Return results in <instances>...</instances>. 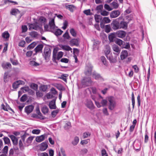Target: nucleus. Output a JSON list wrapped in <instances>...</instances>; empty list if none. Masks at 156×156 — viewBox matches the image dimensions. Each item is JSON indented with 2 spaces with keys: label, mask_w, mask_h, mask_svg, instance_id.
Masks as SVG:
<instances>
[{
  "label": "nucleus",
  "mask_w": 156,
  "mask_h": 156,
  "mask_svg": "<svg viewBox=\"0 0 156 156\" xmlns=\"http://www.w3.org/2000/svg\"><path fill=\"white\" fill-rule=\"evenodd\" d=\"M58 48L57 47L55 48L53 51L52 60L55 63H57L56 60H59L63 56V53L61 51H59L57 54Z\"/></svg>",
  "instance_id": "obj_1"
},
{
  "label": "nucleus",
  "mask_w": 156,
  "mask_h": 156,
  "mask_svg": "<svg viewBox=\"0 0 156 156\" xmlns=\"http://www.w3.org/2000/svg\"><path fill=\"white\" fill-rule=\"evenodd\" d=\"M51 50L48 47H45L44 49L43 56L45 59L47 61H48L51 54Z\"/></svg>",
  "instance_id": "obj_2"
},
{
  "label": "nucleus",
  "mask_w": 156,
  "mask_h": 156,
  "mask_svg": "<svg viewBox=\"0 0 156 156\" xmlns=\"http://www.w3.org/2000/svg\"><path fill=\"white\" fill-rule=\"evenodd\" d=\"M108 108L111 110H113L116 106V102L113 97H110L108 98Z\"/></svg>",
  "instance_id": "obj_3"
},
{
  "label": "nucleus",
  "mask_w": 156,
  "mask_h": 156,
  "mask_svg": "<svg viewBox=\"0 0 156 156\" xmlns=\"http://www.w3.org/2000/svg\"><path fill=\"white\" fill-rule=\"evenodd\" d=\"M93 69V66L90 63H87L85 67L84 71L85 74L88 76L91 75Z\"/></svg>",
  "instance_id": "obj_4"
},
{
  "label": "nucleus",
  "mask_w": 156,
  "mask_h": 156,
  "mask_svg": "<svg viewBox=\"0 0 156 156\" xmlns=\"http://www.w3.org/2000/svg\"><path fill=\"white\" fill-rule=\"evenodd\" d=\"M55 16H54L53 17L50 18L49 20V25L52 32H54V31L57 28L55 23Z\"/></svg>",
  "instance_id": "obj_5"
},
{
  "label": "nucleus",
  "mask_w": 156,
  "mask_h": 156,
  "mask_svg": "<svg viewBox=\"0 0 156 156\" xmlns=\"http://www.w3.org/2000/svg\"><path fill=\"white\" fill-rule=\"evenodd\" d=\"M92 82V80L90 77H85L81 81L82 86L85 87L89 86Z\"/></svg>",
  "instance_id": "obj_6"
},
{
  "label": "nucleus",
  "mask_w": 156,
  "mask_h": 156,
  "mask_svg": "<svg viewBox=\"0 0 156 156\" xmlns=\"http://www.w3.org/2000/svg\"><path fill=\"white\" fill-rule=\"evenodd\" d=\"M111 20L108 17H105L101 20L100 25L101 28H104L105 27V24L110 23Z\"/></svg>",
  "instance_id": "obj_7"
},
{
  "label": "nucleus",
  "mask_w": 156,
  "mask_h": 156,
  "mask_svg": "<svg viewBox=\"0 0 156 156\" xmlns=\"http://www.w3.org/2000/svg\"><path fill=\"white\" fill-rule=\"evenodd\" d=\"M25 82L22 80H19L14 82L12 84V87L14 89L18 88L20 85H23Z\"/></svg>",
  "instance_id": "obj_8"
},
{
  "label": "nucleus",
  "mask_w": 156,
  "mask_h": 156,
  "mask_svg": "<svg viewBox=\"0 0 156 156\" xmlns=\"http://www.w3.org/2000/svg\"><path fill=\"white\" fill-rule=\"evenodd\" d=\"M112 49L114 51L113 52L114 54L117 55L119 54L121 51V49L118 45L115 44L113 45L112 47Z\"/></svg>",
  "instance_id": "obj_9"
},
{
  "label": "nucleus",
  "mask_w": 156,
  "mask_h": 156,
  "mask_svg": "<svg viewBox=\"0 0 156 156\" xmlns=\"http://www.w3.org/2000/svg\"><path fill=\"white\" fill-rule=\"evenodd\" d=\"M87 107L91 110L94 109L95 107L92 102L90 100H87L86 102Z\"/></svg>",
  "instance_id": "obj_10"
},
{
  "label": "nucleus",
  "mask_w": 156,
  "mask_h": 156,
  "mask_svg": "<svg viewBox=\"0 0 156 156\" xmlns=\"http://www.w3.org/2000/svg\"><path fill=\"white\" fill-rule=\"evenodd\" d=\"M120 14V12L118 10H114L111 12L110 14V17L112 18H115L117 17Z\"/></svg>",
  "instance_id": "obj_11"
},
{
  "label": "nucleus",
  "mask_w": 156,
  "mask_h": 156,
  "mask_svg": "<svg viewBox=\"0 0 156 156\" xmlns=\"http://www.w3.org/2000/svg\"><path fill=\"white\" fill-rule=\"evenodd\" d=\"M8 136L11 138L13 144L15 145L17 144L18 143V140L16 136L10 134H9Z\"/></svg>",
  "instance_id": "obj_12"
},
{
  "label": "nucleus",
  "mask_w": 156,
  "mask_h": 156,
  "mask_svg": "<svg viewBox=\"0 0 156 156\" xmlns=\"http://www.w3.org/2000/svg\"><path fill=\"white\" fill-rule=\"evenodd\" d=\"M112 28L114 30H117L119 29V23L118 21L115 20L113 21L112 24Z\"/></svg>",
  "instance_id": "obj_13"
},
{
  "label": "nucleus",
  "mask_w": 156,
  "mask_h": 156,
  "mask_svg": "<svg viewBox=\"0 0 156 156\" xmlns=\"http://www.w3.org/2000/svg\"><path fill=\"white\" fill-rule=\"evenodd\" d=\"M34 108V106L32 105H30L25 107V112L27 114L31 113Z\"/></svg>",
  "instance_id": "obj_14"
},
{
  "label": "nucleus",
  "mask_w": 156,
  "mask_h": 156,
  "mask_svg": "<svg viewBox=\"0 0 156 156\" xmlns=\"http://www.w3.org/2000/svg\"><path fill=\"white\" fill-rule=\"evenodd\" d=\"M69 43L71 46L74 45L77 46L79 45V40L77 39H73L69 41Z\"/></svg>",
  "instance_id": "obj_15"
},
{
  "label": "nucleus",
  "mask_w": 156,
  "mask_h": 156,
  "mask_svg": "<svg viewBox=\"0 0 156 156\" xmlns=\"http://www.w3.org/2000/svg\"><path fill=\"white\" fill-rule=\"evenodd\" d=\"M126 34V32L122 30H119L116 32V36L122 38L125 37Z\"/></svg>",
  "instance_id": "obj_16"
},
{
  "label": "nucleus",
  "mask_w": 156,
  "mask_h": 156,
  "mask_svg": "<svg viewBox=\"0 0 156 156\" xmlns=\"http://www.w3.org/2000/svg\"><path fill=\"white\" fill-rule=\"evenodd\" d=\"M128 55V53L126 50L122 51L121 52L120 58L121 60H123L126 58Z\"/></svg>",
  "instance_id": "obj_17"
},
{
  "label": "nucleus",
  "mask_w": 156,
  "mask_h": 156,
  "mask_svg": "<svg viewBox=\"0 0 156 156\" xmlns=\"http://www.w3.org/2000/svg\"><path fill=\"white\" fill-rule=\"evenodd\" d=\"M46 136V134H44L40 136H37L36 138V140L37 142H41L44 139Z\"/></svg>",
  "instance_id": "obj_18"
},
{
  "label": "nucleus",
  "mask_w": 156,
  "mask_h": 156,
  "mask_svg": "<svg viewBox=\"0 0 156 156\" xmlns=\"http://www.w3.org/2000/svg\"><path fill=\"white\" fill-rule=\"evenodd\" d=\"M43 45L42 44L38 45L34 49L36 53H37L40 51H42Z\"/></svg>",
  "instance_id": "obj_19"
},
{
  "label": "nucleus",
  "mask_w": 156,
  "mask_h": 156,
  "mask_svg": "<svg viewBox=\"0 0 156 156\" xmlns=\"http://www.w3.org/2000/svg\"><path fill=\"white\" fill-rule=\"evenodd\" d=\"M92 77L96 80H98L101 78L100 75L95 71H94L92 73Z\"/></svg>",
  "instance_id": "obj_20"
},
{
  "label": "nucleus",
  "mask_w": 156,
  "mask_h": 156,
  "mask_svg": "<svg viewBox=\"0 0 156 156\" xmlns=\"http://www.w3.org/2000/svg\"><path fill=\"white\" fill-rule=\"evenodd\" d=\"M105 56L106 57L107 56H108L109 55H111L109 54L110 52V48L108 45H107L105 46Z\"/></svg>",
  "instance_id": "obj_21"
},
{
  "label": "nucleus",
  "mask_w": 156,
  "mask_h": 156,
  "mask_svg": "<svg viewBox=\"0 0 156 156\" xmlns=\"http://www.w3.org/2000/svg\"><path fill=\"white\" fill-rule=\"evenodd\" d=\"M49 107L51 109H55L56 108L55 101L53 100L51 101L49 104Z\"/></svg>",
  "instance_id": "obj_22"
},
{
  "label": "nucleus",
  "mask_w": 156,
  "mask_h": 156,
  "mask_svg": "<svg viewBox=\"0 0 156 156\" xmlns=\"http://www.w3.org/2000/svg\"><path fill=\"white\" fill-rule=\"evenodd\" d=\"M127 26V24L126 22L124 21H122L119 23L120 29L126 28Z\"/></svg>",
  "instance_id": "obj_23"
},
{
  "label": "nucleus",
  "mask_w": 156,
  "mask_h": 156,
  "mask_svg": "<svg viewBox=\"0 0 156 156\" xmlns=\"http://www.w3.org/2000/svg\"><path fill=\"white\" fill-rule=\"evenodd\" d=\"M9 34L7 31H5L2 34V37L4 39H5L7 40H9Z\"/></svg>",
  "instance_id": "obj_24"
},
{
  "label": "nucleus",
  "mask_w": 156,
  "mask_h": 156,
  "mask_svg": "<svg viewBox=\"0 0 156 156\" xmlns=\"http://www.w3.org/2000/svg\"><path fill=\"white\" fill-rule=\"evenodd\" d=\"M60 47L63 50L66 51H72V48L69 46L66 45H61Z\"/></svg>",
  "instance_id": "obj_25"
},
{
  "label": "nucleus",
  "mask_w": 156,
  "mask_h": 156,
  "mask_svg": "<svg viewBox=\"0 0 156 156\" xmlns=\"http://www.w3.org/2000/svg\"><path fill=\"white\" fill-rule=\"evenodd\" d=\"M63 31L60 29H55V30L54 31V34L56 36H58L61 35Z\"/></svg>",
  "instance_id": "obj_26"
},
{
  "label": "nucleus",
  "mask_w": 156,
  "mask_h": 156,
  "mask_svg": "<svg viewBox=\"0 0 156 156\" xmlns=\"http://www.w3.org/2000/svg\"><path fill=\"white\" fill-rule=\"evenodd\" d=\"M34 137L32 136H29L26 140L25 144L26 146H28L31 143L33 140Z\"/></svg>",
  "instance_id": "obj_27"
},
{
  "label": "nucleus",
  "mask_w": 156,
  "mask_h": 156,
  "mask_svg": "<svg viewBox=\"0 0 156 156\" xmlns=\"http://www.w3.org/2000/svg\"><path fill=\"white\" fill-rule=\"evenodd\" d=\"M5 2H4L3 4H6L8 3L9 5H16L18 4V3L16 2H14L13 1H5Z\"/></svg>",
  "instance_id": "obj_28"
},
{
  "label": "nucleus",
  "mask_w": 156,
  "mask_h": 156,
  "mask_svg": "<svg viewBox=\"0 0 156 156\" xmlns=\"http://www.w3.org/2000/svg\"><path fill=\"white\" fill-rule=\"evenodd\" d=\"M94 18L96 22L98 23L100 21H101L102 20V17L100 15H95L94 16Z\"/></svg>",
  "instance_id": "obj_29"
},
{
  "label": "nucleus",
  "mask_w": 156,
  "mask_h": 156,
  "mask_svg": "<svg viewBox=\"0 0 156 156\" xmlns=\"http://www.w3.org/2000/svg\"><path fill=\"white\" fill-rule=\"evenodd\" d=\"M2 66L3 69H8L9 68H10L11 67V65L9 63H3L2 64Z\"/></svg>",
  "instance_id": "obj_30"
},
{
  "label": "nucleus",
  "mask_w": 156,
  "mask_h": 156,
  "mask_svg": "<svg viewBox=\"0 0 156 156\" xmlns=\"http://www.w3.org/2000/svg\"><path fill=\"white\" fill-rule=\"evenodd\" d=\"M48 147V145L46 142H43L41 144V149L42 151L46 150Z\"/></svg>",
  "instance_id": "obj_31"
},
{
  "label": "nucleus",
  "mask_w": 156,
  "mask_h": 156,
  "mask_svg": "<svg viewBox=\"0 0 156 156\" xmlns=\"http://www.w3.org/2000/svg\"><path fill=\"white\" fill-rule=\"evenodd\" d=\"M66 9H69L71 12H73L74 9L75 8V7L73 5H66Z\"/></svg>",
  "instance_id": "obj_32"
},
{
  "label": "nucleus",
  "mask_w": 156,
  "mask_h": 156,
  "mask_svg": "<svg viewBox=\"0 0 156 156\" xmlns=\"http://www.w3.org/2000/svg\"><path fill=\"white\" fill-rule=\"evenodd\" d=\"M107 58L109 60L110 62L114 63L116 62V59L112 56L111 55L108 56H107Z\"/></svg>",
  "instance_id": "obj_33"
},
{
  "label": "nucleus",
  "mask_w": 156,
  "mask_h": 156,
  "mask_svg": "<svg viewBox=\"0 0 156 156\" xmlns=\"http://www.w3.org/2000/svg\"><path fill=\"white\" fill-rule=\"evenodd\" d=\"M29 89L28 87H22L21 90L22 91H19L18 92V96L20 97L22 94V92H24V91H27Z\"/></svg>",
  "instance_id": "obj_34"
},
{
  "label": "nucleus",
  "mask_w": 156,
  "mask_h": 156,
  "mask_svg": "<svg viewBox=\"0 0 156 156\" xmlns=\"http://www.w3.org/2000/svg\"><path fill=\"white\" fill-rule=\"evenodd\" d=\"M62 37L64 40H68L70 38L69 33L67 31H66L65 33L63 34Z\"/></svg>",
  "instance_id": "obj_35"
},
{
  "label": "nucleus",
  "mask_w": 156,
  "mask_h": 156,
  "mask_svg": "<svg viewBox=\"0 0 156 156\" xmlns=\"http://www.w3.org/2000/svg\"><path fill=\"white\" fill-rule=\"evenodd\" d=\"M121 47L122 48L128 49L130 48V45L129 43L123 42L121 46Z\"/></svg>",
  "instance_id": "obj_36"
},
{
  "label": "nucleus",
  "mask_w": 156,
  "mask_h": 156,
  "mask_svg": "<svg viewBox=\"0 0 156 156\" xmlns=\"http://www.w3.org/2000/svg\"><path fill=\"white\" fill-rule=\"evenodd\" d=\"M9 80V76H8V73L7 72H5L4 73V82L6 83Z\"/></svg>",
  "instance_id": "obj_37"
},
{
  "label": "nucleus",
  "mask_w": 156,
  "mask_h": 156,
  "mask_svg": "<svg viewBox=\"0 0 156 156\" xmlns=\"http://www.w3.org/2000/svg\"><path fill=\"white\" fill-rule=\"evenodd\" d=\"M30 26L31 27L36 30H37L39 29V26L36 24L34 23L31 24L30 25Z\"/></svg>",
  "instance_id": "obj_38"
},
{
  "label": "nucleus",
  "mask_w": 156,
  "mask_h": 156,
  "mask_svg": "<svg viewBox=\"0 0 156 156\" xmlns=\"http://www.w3.org/2000/svg\"><path fill=\"white\" fill-rule=\"evenodd\" d=\"M79 138L77 136L75 137L74 140L72 142V144L74 145H76L79 142Z\"/></svg>",
  "instance_id": "obj_39"
},
{
  "label": "nucleus",
  "mask_w": 156,
  "mask_h": 156,
  "mask_svg": "<svg viewBox=\"0 0 156 156\" xmlns=\"http://www.w3.org/2000/svg\"><path fill=\"white\" fill-rule=\"evenodd\" d=\"M5 144L9 145L10 143L9 139L7 137H4L3 138Z\"/></svg>",
  "instance_id": "obj_40"
},
{
  "label": "nucleus",
  "mask_w": 156,
  "mask_h": 156,
  "mask_svg": "<svg viewBox=\"0 0 156 156\" xmlns=\"http://www.w3.org/2000/svg\"><path fill=\"white\" fill-rule=\"evenodd\" d=\"M37 43L35 42H33L30 44L27 47V49H30L33 48L36 45Z\"/></svg>",
  "instance_id": "obj_41"
},
{
  "label": "nucleus",
  "mask_w": 156,
  "mask_h": 156,
  "mask_svg": "<svg viewBox=\"0 0 156 156\" xmlns=\"http://www.w3.org/2000/svg\"><path fill=\"white\" fill-rule=\"evenodd\" d=\"M42 112L44 114H46L48 112V108L46 106H44L42 108Z\"/></svg>",
  "instance_id": "obj_42"
},
{
  "label": "nucleus",
  "mask_w": 156,
  "mask_h": 156,
  "mask_svg": "<svg viewBox=\"0 0 156 156\" xmlns=\"http://www.w3.org/2000/svg\"><path fill=\"white\" fill-rule=\"evenodd\" d=\"M70 33L74 37H76V32L73 28L70 29Z\"/></svg>",
  "instance_id": "obj_43"
},
{
  "label": "nucleus",
  "mask_w": 156,
  "mask_h": 156,
  "mask_svg": "<svg viewBox=\"0 0 156 156\" xmlns=\"http://www.w3.org/2000/svg\"><path fill=\"white\" fill-rule=\"evenodd\" d=\"M131 96H132V105L133 106V109H134V108L135 101V98H134V94L133 92L132 93Z\"/></svg>",
  "instance_id": "obj_44"
},
{
  "label": "nucleus",
  "mask_w": 156,
  "mask_h": 156,
  "mask_svg": "<svg viewBox=\"0 0 156 156\" xmlns=\"http://www.w3.org/2000/svg\"><path fill=\"white\" fill-rule=\"evenodd\" d=\"M46 19L44 17L41 16L39 19V21L41 23L45 24L46 22Z\"/></svg>",
  "instance_id": "obj_45"
},
{
  "label": "nucleus",
  "mask_w": 156,
  "mask_h": 156,
  "mask_svg": "<svg viewBox=\"0 0 156 156\" xmlns=\"http://www.w3.org/2000/svg\"><path fill=\"white\" fill-rule=\"evenodd\" d=\"M115 38V35L113 34H110L108 36L109 39L111 42L113 41Z\"/></svg>",
  "instance_id": "obj_46"
},
{
  "label": "nucleus",
  "mask_w": 156,
  "mask_h": 156,
  "mask_svg": "<svg viewBox=\"0 0 156 156\" xmlns=\"http://www.w3.org/2000/svg\"><path fill=\"white\" fill-rule=\"evenodd\" d=\"M18 11V10L17 9H13L11 10L10 13L12 15H16Z\"/></svg>",
  "instance_id": "obj_47"
},
{
  "label": "nucleus",
  "mask_w": 156,
  "mask_h": 156,
  "mask_svg": "<svg viewBox=\"0 0 156 156\" xmlns=\"http://www.w3.org/2000/svg\"><path fill=\"white\" fill-rule=\"evenodd\" d=\"M101 60L102 63L106 66L107 65V62L106 61V59L104 56H102L101 57Z\"/></svg>",
  "instance_id": "obj_48"
},
{
  "label": "nucleus",
  "mask_w": 156,
  "mask_h": 156,
  "mask_svg": "<svg viewBox=\"0 0 156 156\" xmlns=\"http://www.w3.org/2000/svg\"><path fill=\"white\" fill-rule=\"evenodd\" d=\"M30 64L32 66H37L39 65V64L34 61H31L30 62Z\"/></svg>",
  "instance_id": "obj_49"
},
{
  "label": "nucleus",
  "mask_w": 156,
  "mask_h": 156,
  "mask_svg": "<svg viewBox=\"0 0 156 156\" xmlns=\"http://www.w3.org/2000/svg\"><path fill=\"white\" fill-rule=\"evenodd\" d=\"M59 110L58 109H57L51 112V115L53 117H55L57 114L58 113Z\"/></svg>",
  "instance_id": "obj_50"
},
{
  "label": "nucleus",
  "mask_w": 156,
  "mask_h": 156,
  "mask_svg": "<svg viewBox=\"0 0 156 156\" xmlns=\"http://www.w3.org/2000/svg\"><path fill=\"white\" fill-rule=\"evenodd\" d=\"M30 35L32 37H36L38 35V34L36 32L33 31L31 32Z\"/></svg>",
  "instance_id": "obj_51"
},
{
  "label": "nucleus",
  "mask_w": 156,
  "mask_h": 156,
  "mask_svg": "<svg viewBox=\"0 0 156 156\" xmlns=\"http://www.w3.org/2000/svg\"><path fill=\"white\" fill-rule=\"evenodd\" d=\"M90 133L89 132H86L83 133V138H87L88 136H90Z\"/></svg>",
  "instance_id": "obj_52"
},
{
  "label": "nucleus",
  "mask_w": 156,
  "mask_h": 156,
  "mask_svg": "<svg viewBox=\"0 0 156 156\" xmlns=\"http://www.w3.org/2000/svg\"><path fill=\"white\" fill-rule=\"evenodd\" d=\"M116 42L117 44H118L121 47L122 45V44L123 43L121 39H117Z\"/></svg>",
  "instance_id": "obj_53"
},
{
  "label": "nucleus",
  "mask_w": 156,
  "mask_h": 156,
  "mask_svg": "<svg viewBox=\"0 0 156 156\" xmlns=\"http://www.w3.org/2000/svg\"><path fill=\"white\" fill-rule=\"evenodd\" d=\"M79 49L76 48H73V55H78L79 54Z\"/></svg>",
  "instance_id": "obj_54"
},
{
  "label": "nucleus",
  "mask_w": 156,
  "mask_h": 156,
  "mask_svg": "<svg viewBox=\"0 0 156 156\" xmlns=\"http://www.w3.org/2000/svg\"><path fill=\"white\" fill-rule=\"evenodd\" d=\"M71 126V123L69 122H67L64 126V128L65 129H69Z\"/></svg>",
  "instance_id": "obj_55"
},
{
  "label": "nucleus",
  "mask_w": 156,
  "mask_h": 156,
  "mask_svg": "<svg viewBox=\"0 0 156 156\" xmlns=\"http://www.w3.org/2000/svg\"><path fill=\"white\" fill-rule=\"evenodd\" d=\"M44 28L45 30L51 32V30L49 25H48L47 24H45L44 26Z\"/></svg>",
  "instance_id": "obj_56"
},
{
  "label": "nucleus",
  "mask_w": 156,
  "mask_h": 156,
  "mask_svg": "<svg viewBox=\"0 0 156 156\" xmlns=\"http://www.w3.org/2000/svg\"><path fill=\"white\" fill-rule=\"evenodd\" d=\"M41 130L39 129H34L32 131V133L34 134H38L40 133Z\"/></svg>",
  "instance_id": "obj_57"
},
{
  "label": "nucleus",
  "mask_w": 156,
  "mask_h": 156,
  "mask_svg": "<svg viewBox=\"0 0 156 156\" xmlns=\"http://www.w3.org/2000/svg\"><path fill=\"white\" fill-rule=\"evenodd\" d=\"M112 5L115 9L117 8L119 6L118 3L115 1L113 2H112Z\"/></svg>",
  "instance_id": "obj_58"
},
{
  "label": "nucleus",
  "mask_w": 156,
  "mask_h": 156,
  "mask_svg": "<svg viewBox=\"0 0 156 156\" xmlns=\"http://www.w3.org/2000/svg\"><path fill=\"white\" fill-rule=\"evenodd\" d=\"M111 27L109 25H107L105 27V31L106 33H109L110 31Z\"/></svg>",
  "instance_id": "obj_59"
},
{
  "label": "nucleus",
  "mask_w": 156,
  "mask_h": 156,
  "mask_svg": "<svg viewBox=\"0 0 156 156\" xmlns=\"http://www.w3.org/2000/svg\"><path fill=\"white\" fill-rule=\"evenodd\" d=\"M25 42L24 41H21L19 43V46L23 47L25 46Z\"/></svg>",
  "instance_id": "obj_60"
},
{
  "label": "nucleus",
  "mask_w": 156,
  "mask_h": 156,
  "mask_svg": "<svg viewBox=\"0 0 156 156\" xmlns=\"http://www.w3.org/2000/svg\"><path fill=\"white\" fill-rule=\"evenodd\" d=\"M27 100V96L25 94L22 96L20 98V101L21 102H24Z\"/></svg>",
  "instance_id": "obj_61"
},
{
  "label": "nucleus",
  "mask_w": 156,
  "mask_h": 156,
  "mask_svg": "<svg viewBox=\"0 0 156 156\" xmlns=\"http://www.w3.org/2000/svg\"><path fill=\"white\" fill-rule=\"evenodd\" d=\"M51 93L53 95H55L57 93V91L54 88L52 87L51 89Z\"/></svg>",
  "instance_id": "obj_62"
},
{
  "label": "nucleus",
  "mask_w": 156,
  "mask_h": 156,
  "mask_svg": "<svg viewBox=\"0 0 156 156\" xmlns=\"http://www.w3.org/2000/svg\"><path fill=\"white\" fill-rule=\"evenodd\" d=\"M22 32L23 33L25 32L27 30V27L26 26L23 25L22 27Z\"/></svg>",
  "instance_id": "obj_63"
},
{
  "label": "nucleus",
  "mask_w": 156,
  "mask_h": 156,
  "mask_svg": "<svg viewBox=\"0 0 156 156\" xmlns=\"http://www.w3.org/2000/svg\"><path fill=\"white\" fill-rule=\"evenodd\" d=\"M101 154L102 156H108L106 151L104 149H102L101 151Z\"/></svg>",
  "instance_id": "obj_64"
}]
</instances>
